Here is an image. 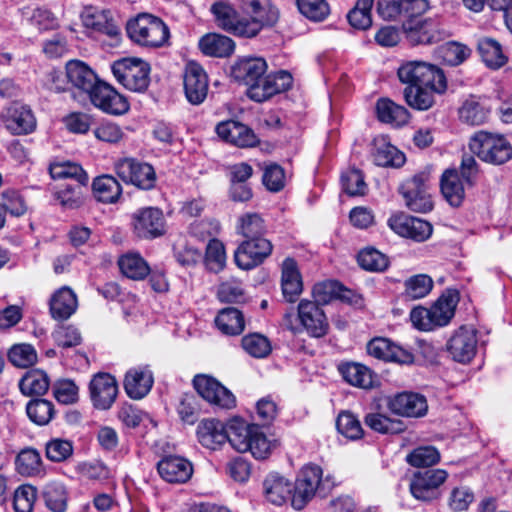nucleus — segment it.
Listing matches in <instances>:
<instances>
[{"instance_id": "obj_49", "label": "nucleus", "mask_w": 512, "mask_h": 512, "mask_svg": "<svg viewBox=\"0 0 512 512\" xmlns=\"http://www.w3.org/2000/svg\"><path fill=\"white\" fill-rule=\"evenodd\" d=\"M490 110L483 103L471 97L459 108L460 119L470 125H481L489 118Z\"/></svg>"}, {"instance_id": "obj_54", "label": "nucleus", "mask_w": 512, "mask_h": 512, "mask_svg": "<svg viewBox=\"0 0 512 512\" xmlns=\"http://www.w3.org/2000/svg\"><path fill=\"white\" fill-rule=\"evenodd\" d=\"M374 0H357L355 7L348 13L350 25L359 30H366L372 25L371 9Z\"/></svg>"}, {"instance_id": "obj_18", "label": "nucleus", "mask_w": 512, "mask_h": 512, "mask_svg": "<svg viewBox=\"0 0 512 512\" xmlns=\"http://www.w3.org/2000/svg\"><path fill=\"white\" fill-rule=\"evenodd\" d=\"M183 85L186 99L192 105H199L208 94V77L201 65L189 62L185 66Z\"/></svg>"}, {"instance_id": "obj_20", "label": "nucleus", "mask_w": 512, "mask_h": 512, "mask_svg": "<svg viewBox=\"0 0 512 512\" xmlns=\"http://www.w3.org/2000/svg\"><path fill=\"white\" fill-rule=\"evenodd\" d=\"M89 98L94 106L108 114L122 115L129 109L127 99L112 86L102 81L92 90Z\"/></svg>"}, {"instance_id": "obj_61", "label": "nucleus", "mask_w": 512, "mask_h": 512, "mask_svg": "<svg viewBox=\"0 0 512 512\" xmlns=\"http://www.w3.org/2000/svg\"><path fill=\"white\" fill-rule=\"evenodd\" d=\"M239 231L246 240L257 241L265 239L263 235L266 232V226L258 214H247L241 218Z\"/></svg>"}, {"instance_id": "obj_46", "label": "nucleus", "mask_w": 512, "mask_h": 512, "mask_svg": "<svg viewBox=\"0 0 512 512\" xmlns=\"http://www.w3.org/2000/svg\"><path fill=\"white\" fill-rule=\"evenodd\" d=\"M15 464L21 475L38 476L43 473L41 455L34 448L22 449L16 457Z\"/></svg>"}, {"instance_id": "obj_26", "label": "nucleus", "mask_w": 512, "mask_h": 512, "mask_svg": "<svg viewBox=\"0 0 512 512\" xmlns=\"http://www.w3.org/2000/svg\"><path fill=\"white\" fill-rule=\"evenodd\" d=\"M66 78L70 85L80 91L91 94L100 80L96 73L80 60H70L65 67Z\"/></svg>"}, {"instance_id": "obj_63", "label": "nucleus", "mask_w": 512, "mask_h": 512, "mask_svg": "<svg viewBox=\"0 0 512 512\" xmlns=\"http://www.w3.org/2000/svg\"><path fill=\"white\" fill-rule=\"evenodd\" d=\"M73 454V444L69 440L55 438L45 445V455L52 462H62Z\"/></svg>"}, {"instance_id": "obj_2", "label": "nucleus", "mask_w": 512, "mask_h": 512, "mask_svg": "<svg viewBox=\"0 0 512 512\" xmlns=\"http://www.w3.org/2000/svg\"><path fill=\"white\" fill-rule=\"evenodd\" d=\"M469 148L482 161L494 165H501L512 157V147L506 138L486 131L476 132L470 139Z\"/></svg>"}, {"instance_id": "obj_13", "label": "nucleus", "mask_w": 512, "mask_h": 512, "mask_svg": "<svg viewBox=\"0 0 512 512\" xmlns=\"http://www.w3.org/2000/svg\"><path fill=\"white\" fill-rule=\"evenodd\" d=\"M387 224L399 236L416 242L426 241L433 232V227L428 221L405 213L392 215Z\"/></svg>"}, {"instance_id": "obj_60", "label": "nucleus", "mask_w": 512, "mask_h": 512, "mask_svg": "<svg viewBox=\"0 0 512 512\" xmlns=\"http://www.w3.org/2000/svg\"><path fill=\"white\" fill-rule=\"evenodd\" d=\"M408 464L414 467H430L440 461V453L433 446L415 448L406 456Z\"/></svg>"}, {"instance_id": "obj_9", "label": "nucleus", "mask_w": 512, "mask_h": 512, "mask_svg": "<svg viewBox=\"0 0 512 512\" xmlns=\"http://www.w3.org/2000/svg\"><path fill=\"white\" fill-rule=\"evenodd\" d=\"M115 170L124 182L144 190L152 189L156 183L154 168L144 162L125 158L115 164Z\"/></svg>"}, {"instance_id": "obj_24", "label": "nucleus", "mask_w": 512, "mask_h": 512, "mask_svg": "<svg viewBox=\"0 0 512 512\" xmlns=\"http://www.w3.org/2000/svg\"><path fill=\"white\" fill-rule=\"evenodd\" d=\"M157 470L163 480L169 483H186L193 474L190 461L180 456H166L157 464Z\"/></svg>"}, {"instance_id": "obj_58", "label": "nucleus", "mask_w": 512, "mask_h": 512, "mask_svg": "<svg viewBox=\"0 0 512 512\" xmlns=\"http://www.w3.org/2000/svg\"><path fill=\"white\" fill-rule=\"evenodd\" d=\"M242 347L254 358H265L271 352V344L267 337L259 333H251L241 340Z\"/></svg>"}, {"instance_id": "obj_11", "label": "nucleus", "mask_w": 512, "mask_h": 512, "mask_svg": "<svg viewBox=\"0 0 512 512\" xmlns=\"http://www.w3.org/2000/svg\"><path fill=\"white\" fill-rule=\"evenodd\" d=\"M245 12L250 16L245 18V29L241 30L244 38H252L259 34L265 26L274 25L279 17L278 10L259 0H251L244 5Z\"/></svg>"}, {"instance_id": "obj_35", "label": "nucleus", "mask_w": 512, "mask_h": 512, "mask_svg": "<svg viewBox=\"0 0 512 512\" xmlns=\"http://www.w3.org/2000/svg\"><path fill=\"white\" fill-rule=\"evenodd\" d=\"M226 425L216 419L202 420L197 427L199 442L211 450L218 449L226 442Z\"/></svg>"}, {"instance_id": "obj_52", "label": "nucleus", "mask_w": 512, "mask_h": 512, "mask_svg": "<svg viewBox=\"0 0 512 512\" xmlns=\"http://www.w3.org/2000/svg\"><path fill=\"white\" fill-rule=\"evenodd\" d=\"M347 292L343 286L337 281H324L314 285L313 297L315 303L319 306L327 304L336 298H345L344 293Z\"/></svg>"}, {"instance_id": "obj_57", "label": "nucleus", "mask_w": 512, "mask_h": 512, "mask_svg": "<svg viewBox=\"0 0 512 512\" xmlns=\"http://www.w3.org/2000/svg\"><path fill=\"white\" fill-rule=\"evenodd\" d=\"M357 261L361 268L372 272L384 271L389 265L386 255L374 248H366L360 251Z\"/></svg>"}, {"instance_id": "obj_8", "label": "nucleus", "mask_w": 512, "mask_h": 512, "mask_svg": "<svg viewBox=\"0 0 512 512\" xmlns=\"http://www.w3.org/2000/svg\"><path fill=\"white\" fill-rule=\"evenodd\" d=\"M131 227L134 235L140 239H154L165 233V218L162 210L156 207H144L131 215Z\"/></svg>"}, {"instance_id": "obj_31", "label": "nucleus", "mask_w": 512, "mask_h": 512, "mask_svg": "<svg viewBox=\"0 0 512 512\" xmlns=\"http://www.w3.org/2000/svg\"><path fill=\"white\" fill-rule=\"evenodd\" d=\"M263 493L268 502L281 506L292 496V484L282 475L272 472L263 481Z\"/></svg>"}, {"instance_id": "obj_6", "label": "nucleus", "mask_w": 512, "mask_h": 512, "mask_svg": "<svg viewBox=\"0 0 512 512\" xmlns=\"http://www.w3.org/2000/svg\"><path fill=\"white\" fill-rule=\"evenodd\" d=\"M429 174L421 172L405 180L399 187L405 205L414 212L426 213L432 210L433 202L429 191Z\"/></svg>"}, {"instance_id": "obj_12", "label": "nucleus", "mask_w": 512, "mask_h": 512, "mask_svg": "<svg viewBox=\"0 0 512 512\" xmlns=\"http://www.w3.org/2000/svg\"><path fill=\"white\" fill-rule=\"evenodd\" d=\"M197 393L207 402L223 409H231L236 405L235 396L215 378L200 374L193 379Z\"/></svg>"}, {"instance_id": "obj_44", "label": "nucleus", "mask_w": 512, "mask_h": 512, "mask_svg": "<svg viewBox=\"0 0 512 512\" xmlns=\"http://www.w3.org/2000/svg\"><path fill=\"white\" fill-rule=\"evenodd\" d=\"M92 187L95 197L104 203H114L122 194L120 183L111 175L97 177Z\"/></svg>"}, {"instance_id": "obj_25", "label": "nucleus", "mask_w": 512, "mask_h": 512, "mask_svg": "<svg viewBox=\"0 0 512 512\" xmlns=\"http://www.w3.org/2000/svg\"><path fill=\"white\" fill-rule=\"evenodd\" d=\"M153 383V374L148 366L133 367L125 374L124 389L131 399L140 400L150 392Z\"/></svg>"}, {"instance_id": "obj_14", "label": "nucleus", "mask_w": 512, "mask_h": 512, "mask_svg": "<svg viewBox=\"0 0 512 512\" xmlns=\"http://www.w3.org/2000/svg\"><path fill=\"white\" fill-rule=\"evenodd\" d=\"M477 343L476 331L462 326L449 338L446 350L455 362L467 364L476 355Z\"/></svg>"}, {"instance_id": "obj_50", "label": "nucleus", "mask_w": 512, "mask_h": 512, "mask_svg": "<svg viewBox=\"0 0 512 512\" xmlns=\"http://www.w3.org/2000/svg\"><path fill=\"white\" fill-rule=\"evenodd\" d=\"M20 391L26 396L43 395L49 388V379L41 370L27 372L19 382Z\"/></svg>"}, {"instance_id": "obj_39", "label": "nucleus", "mask_w": 512, "mask_h": 512, "mask_svg": "<svg viewBox=\"0 0 512 512\" xmlns=\"http://www.w3.org/2000/svg\"><path fill=\"white\" fill-rule=\"evenodd\" d=\"M376 114L379 121L395 127L407 124L410 116L408 110L404 106H401L388 98H381L377 101Z\"/></svg>"}, {"instance_id": "obj_47", "label": "nucleus", "mask_w": 512, "mask_h": 512, "mask_svg": "<svg viewBox=\"0 0 512 512\" xmlns=\"http://www.w3.org/2000/svg\"><path fill=\"white\" fill-rule=\"evenodd\" d=\"M478 51L483 62L492 69L505 65L507 57L502 51L500 43L492 38H482L478 41Z\"/></svg>"}, {"instance_id": "obj_29", "label": "nucleus", "mask_w": 512, "mask_h": 512, "mask_svg": "<svg viewBox=\"0 0 512 512\" xmlns=\"http://www.w3.org/2000/svg\"><path fill=\"white\" fill-rule=\"evenodd\" d=\"M211 12L220 28L235 36L243 37L240 32L245 29V17L239 18L236 10L228 2L218 1L214 3Z\"/></svg>"}, {"instance_id": "obj_59", "label": "nucleus", "mask_w": 512, "mask_h": 512, "mask_svg": "<svg viewBox=\"0 0 512 512\" xmlns=\"http://www.w3.org/2000/svg\"><path fill=\"white\" fill-rule=\"evenodd\" d=\"M118 419L128 428H136L145 422H149L154 427L156 426V422L147 413L128 403L123 404L119 408Z\"/></svg>"}, {"instance_id": "obj_53", "label": "nucleus", "mask_w": 512, "mask_h": 512, "mask_svg": "<svg viewBox=\"0 0 512 512\" xmlns=\"http://www.w3.org/2000/svg\"><path fill=\"white\" fill-rule=\"evenodd\" d=\"M405 297L417 300L427 296L433 288V280L426 274H418L408 278L405 283Z\"/></svg>"}, {"instance_id": "obj_62", "label": "nucleus", "mask_w": 512, "mask_h": 512, "mask_svg": "<svg viewBox=\"0 0 512 512\" xmlns=\"http://www.w3.org/2000/svg\"><path fill=\"white\" fill-rule=\"evenodd\" d=\"M336 427L340 434L351 440L360 439L363 429L360 421L350 412H341L336 420Z\"/></svg>"}, {"instance_id": "obj_4", "label": "nucleus", "mask_w": 512, "mask_h": 512, "mask_svg": "<svg viewBox=\"0 0 512 512\" xmlns=\"http://www.w3.org/2000/svg\"><path fill=\"white\" fill-rule=\"evenodd\" d=\"M116 80L128 90L145 91L150 82V65L139 58H122L111 66Z\"/></svg>"}, {"instance_id": "obj_33", "label": "nucleus", "mask_w": 512, "mask_h": 512, "mask_svg": "<svg viewBox=\"0 0 512 512\" xmlns=\"http://www.w3.org/2000/svg\"><path fill=\"white\" fill-rule=\"evenodd\" d=\"M456 169L446 170L440 182L441 192L452 207H459L465 199V183Z\"/></svg>"}, {"instance_id": "obj_37", "label": "nucleus", "mask_w": 512, "mask_h": 512, "mask_svg": "<svg viewBox=\"0 0 512 512\" xmlns=\"http://www.w3.org/2000/svg\"><path fill=\"white\" fill-rule=\"evenodd\" d=\"M257 425H248L241 419H232L226 424V441L238 452H247L254 428Z\"/></svg>"}, {"instance_id": "obj_19", "label": "nucleus", "mask_w": 512, "mask_h": 512, "mask_svg": "<svg viewBox=\"0 0 512 512\" xmlns=\"http://www.w3.org/2000/svg\"><path fill=\"white\" fill-rule=\"evenodd\" d=\"M298 318L305 331L315 338L324 337L329 323L323 309L315 302L301 300L298 304Z\"/></svg>"}, {"instance_id": "obj_15", "label": "nucleus", "mask_w": 512, "mask_h": 512, "mask_svg": "<svg viewBox=\"0 0 512 512\" xmlns=\"http://www.w3.org/2000/svg\"><path fill=\"white\" fill-rule=\"evenodd\" d=\"M0 118L5 128L14 135H26L36 128V119L32 110L18 102L4 108Z\"/></svg>"}, {"instance_id": "obj_51", "label": "nucleus", "mask_w": 512, "mask_h": 512, "mask_svg": "<svg viewBox=\"0 0 512 512\" xmlns=\"http://www.w3.org/2000/svg\"><path fill=\"white\" fill-rule=\"evenodd\" d=\"M50 175L53 179H74L77 183L86 185L88 175L83 168L74 162L62 161L52 163L49 167Z\"/></svg>"}, {"instance_id": "obj_56", "label": "nucleus", "mask_w": 512, "mask_h": 512, "mask_svg": "<svg viewBox=\"0 0 512 512\" xmlns=\"http://www.w3.org/2000/svg\"><path fill=\"white\" fill-rule=\"evenodd\" d=\"M26 412L29 419L37 425L48 424L54 414L53 404L45 399H33L28 402Z\"/></svg>"}, {"instance_id": "obj_48", "label": "nucleus", "mask_w": 512, "mask_h": 512, "mask_svg": "<svg viewBox=\"0 0 512 512\" xmlns=\"http://www.w3.org/2000/svg\"><path fill=\"white\" fill-rule=\"evenodd\" d=\"M123 275L133 280H142L150 273L147 262L137 253H128L118 260Z\"/></svg>"}, {"instance_id": "obj_42", "label": "nucleus", "mask_w": 512, "mask_h": 512, "mask_svg": "<svg viewBox=\"0 0 512 512\" xmlns=\"http://www.w3.org/2000/svg\"><path fill=\"white\" fill-rule=\"evenodd\" d=\"M372 157L381 167H400L405 163L404 154L384 139L376 141Z\"/></svg>"}, {"instance_id": "obj_17", "label": "nucleus", "mask_w": 512, "mask_h": 512, "mask_svg": "<svg viewBox=\"0 0 512 512\" xmlns=\"http://www.w3.org/2000/svg\"><path fill=\"white\" fill-rule=\"evenodd\" d=\"M402 31L412 45L432 44L443 38L438 22L431 18L404 20Z\"/></svg>"}, {"instance_id": "obj_7", "label": "nucleus", "mask_w": 512, "mask_h": 512, "mask_svg": "<svg viewBox=\"0 0 512 512\" xmlns=\"http://www.w3.org/2000/svg\"><path fill=\"white\" fill-rule=\"evenodd\" d=\"M448 478L444 469H427L414 473L410 481V492L417 500L433 501L440 497V487Z\"/></svg>"}, {"instance_id": "obj_5", "label": "nucleus", "mask_w": 512, "mask_h": 512, "mask_svg": "<svg viewBox=\"0 0 512 512\" xmlns=\"http://www.w3.org/2000/svg\"><path fill=\"white\" fill-rule=\"evenodd\" d=\"M328 479L322 480V469L318 465L305 466L294 485L291 504L294 509L301 510L315 496L318 491L325 495V485Z\"/></svg>"}, {"instance_id": "obj_64", "label": "nucleus", "mask_w": 512, "mask_h": 512, "mask_svg": "<svg viewBox=\"0 0 512 512\" xmlns=\"http://www.w3.org/2000/svg\"><path fill=\"white\" fill-rule=\"evenodd\" d=\"M37 499V490L31 485H21L14 493L15 512H33Z\"/></svg>"}, {"instance_id": "obj_38", "label": "nucleus", "mask_w": 512, "mask_h": 512, "mask_svg": "<svg viewBox=\"0 0 512 512\" xmlns=\"http://www.w3.org/2000/svg\"><path fill=\"white\" fill-rule=\"evenodd\" d=\"M459 302V293L455 289H447L433 304L435 329L448 325L455 315Z\"/></svg>"}, {"instance_id": "obj_45", "label": "nucleus", "mask_w": 512, "mask_h": 512, "mask_svg": "<svg viewBox=\"0 0 512 512\" xmlns=\"http://www.w3.org/2000/svg\"><path fill=\"white\" fill-rule=\"evenodd\" d=\"M434 93L437 92L425 85L406 86L403 91L406 103L411 108L421 111L428 110L433 106Z\"/></svg>"}, {"instance_id": "obj_23", "label": "nucleus", "mask_w": 512, "mask_h": 512, "mask_svg": "<svg viewBox=\"0 0 512 512\" xmlns=\"http://www.w3.org/2000/svg\"><path fill=\"white\" fill-rule=\"evenodd\" d=\"M369 355L387 362L410 364L414 360L413 354L387 338H374L367 345Z\"/></svg>"}, {"instance_id": "obj_34", "label": "nucleus", "mask_w": 512, "mask_h": 512, "mask_svg": "<svg viewBox=\"0 0 512 512\" xmlns=\"http://www.w3.org/2000/svg\"><path fill=\"white\" fill-rule=\"evenodd\" d=\"M281 286L288 302H294L302 292V277L293 258L288 257L282 263Z\"/></svg>"}, {"instance_id": "obj_30", "label": "nucleus", "mask_w": 512, "mask_h": 512, "mask_svg": "<svg viewBox=\"0 0 512 512\" xmlns=\"http://www.w3.org/2000/svg\"><path fill=\"white\" fill-rule=\"evenodd\" d=\"M81 20L86 28L106 34L112 38L120 34L119 27L110 17L109 11L88 7L81 13Z\"/></svg>"}, {"instance_id": "obj_27", "label": "nucleus", "mask_w": 512, "mask_h": 512, "mask_svg": "<svg viewBox=\"0 0 512 512\" xmlns=\"http://www.w3.org/2000/svg\"><path fill=\"white\" fill-rule=\"evenodd\" d=\"M216 132L225 141L241 148L252 147L258 142L252 129L233 120L219 123Z\"/></svg>"}, {"instance_id": "obj_43", "label": "nucleus", "mask_w": 512, "mask_h": 512, "mask_svg": "<svg viewBox=\"0 0 512 512\" xmlns=\"http://www.w3.org/2000/svg\"><path fill=\"white\" fill-rule=\"evenodd\" d=\"M215 324L226 335H239L245 327L242 312L234 307H227L219 311L215 318Z\"/></svg>"}, {"instance_id": "obj_10", "label": "nucleus", "mask_w": 512, "mask_h": 512, "mask_svg": "<svg viewBox=\"0 0 512 512\" xmlns=\"http://www.w3.org/2000/svg\"><path fill=\"white\" fill-rule=\"evenodd\" d=\"M292 76L287 71L264 74L247 88V96L255 102H264L276 94L287 91L292 85Z\"/></svg>"}, {"instance_id": "obj_40", "label": "nucleus", "mask_w": 512, "mask_h": 512, "mask_svg": "<svg viewBox=\"0 0 512 512\" xmlns=\"http://www.w3.org/2000/svg\"><path fill=\"white\" fill-rule=\"evenodd\" d=\"M42 497L46 507L52 512H65L68 506L69 493L65 484L53 480L42 488Z\"/></svg>"}, {"instance_id": "obj_21", "label": "nucleus", "mask_w": 512, "mask_h": 512, "mask_svg": "<svg viewBox=\"0 0 512 512\" xmlns=\"http://www.w3.org/2000/svg\"><path fill=\"white\" fill-rule=\"evenodd\" d=\"M89 391L94 407L107 410L116 400L118 385L112 375L108 373H98L91 379Z\"/></svg>"}, {"instance_id": "obj_41", "label": "nucleus", "mask_w": 512, "mask_h": 512, "mask_svg": "<svg viewBox=\"0 0 512 512\" xmlns=\"http://www.w3.org/2000/svg\"><path fill=\"white\" fill-rule=\"evenodd\" d=\"M199 48L207 56L228 57L233 53L235 43L227 36L210 33L200 39Z\"/></svg>"}, {"instance_id": "obj_32", "label": "nucleus", "mask_w": 512, "mask_h": 512, "mask_svg": "<svg viewBox=\"0 0 512 512\" xmlns=\"http://www.w3.org/2000/svg\"><path fill=\"white\" fill-rule=\"evenodd\" d=\"M338 370L343 379L352 386L371 389L376 385L377 377L374 372L360 363H343Z\"/></svg>"}, {"instance_id": "obj_3", "label": "nucleus", "mask_w": 512, "mask_h": 512, "mask_svg": "<svg viewBox=\"0 0 512 512\" xmlns=\"http://www.w3.org/2000/svg\"><path fill=\"white\" fill-rule=\"evenodd\" d=\"M127 32L130 38L146 47H161L169 39L168 26L158 17L141 14L128 23Z\"/></svg>"}, {"instance_id": "obj_1", "label": "nucleus", "mask_w": 512, "mask_h": 512, "mask_svg": "<svg viewBox=\"0 0 512 512\" xmlns=\"http://www.w3.org/2000/svg\"><path fill=\"white\" fill-rule=\"evenodd\" d=\"M397 75L401 83L407 86L425 85L442 94L447 89V81L443 71L435 65L423 61L402 63Z\"/></svg>"}, {"instance_id": "obj_36", "label": "nucleus", "mask_w": 512, "mask_h": 512, "mask_svg": "<svg viewBox=\"0 0 512 512\" xmlns=\"http://www.w3.org/2000/svg\"><path fill=\"white\" fill-rule=\"evenodd\" d=\"M49 305L54 319L66 320L77 309V297L69 287L64 286L52 295Z\"/></svg>"}, {"instance_id": "obj_16", "label": "nucleus", "mask_w": 512, "mask_h": 512, "mask_svg": "<svg viewBox=\"0 0 512 512\" xmlns=\"http://www.w3.org/2000/svg\"><path fill=\"white\" fill-rule=\"evenodd\" d=\"M272 243L268 239L244 240L234 252L236 265L243 270H251L262 264L271 254Z\"/></svg>"}, {"instance_id": "obj_55", "label": "nucleus", "mask_w": 512, "mask_h": 512, "mask_svg": "<svg viewBox=\"0 0 512 512\" xmlns=\"http://www.w3.org/2000/svg\"><path fill=\"white\" fill-rule=\"evenodd\" d=\"M365 423L372 430L387 434H397L404 430V424L400 420L391 419L380 413H369L365 417Z\"/></svg>"}, {"instance_id": "obj_28", "label": "nucleus", "mask_w": 512, "mask_h": 512, "mask_svg": "<svg viewBox=\"0 0 512 512\" xmlns=\"http://www.w3.org/2000/svg\"><path fill=\"white\" fill-rule=\"evenodd\" d=\"M267 71V63L260 57H245L239 59L231 68L235 81L250 88L260 76Z\"/></svg>"}, {"instance_id": "obj_22", "label": "nucleus", "mask_w": 512, "mask_h": 512, "mask_svg": "<svg viewBox=\"0 0 512 512\" xmlns=\"http://www.w3.org/2000/svg\"><path fill=\"white\" fill-rule=\"evenodd\" d=\"M387 407L396 415L412 418L422 417L428 411L426 398L413 392H402L390 397Z\"/></svg>"}]
</instances>
